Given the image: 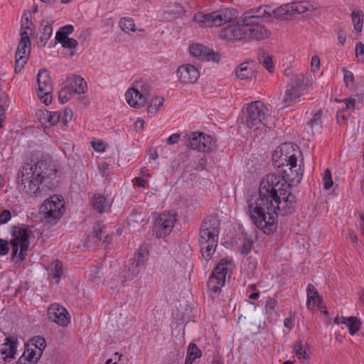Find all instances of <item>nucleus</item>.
Segmentation results:
<instances>
[{
  "label": "nucleus",
  "mask_w": 364,
  "mask_h": 364,
  "mask_svg": "<svg viewBox=\"0 0 364 364\" xmlns=\"http://www.w3.org/2000/svg\"><path fill=\"white\" fill-rule=\"evenodd\" d=\"M134 86L136 88V90L139 91L140 94H141V95H143L147 101L148 95L151 91V87L144 81L141 80L136 82Z\"/></svg>",
  "instance_id": "f704fd0d"
},
{
  "label": "nucleus",
  "mask_w": 364,
  "mask_h": 364,
  "mask_svg": "<svg viewBox=\"0 0 364 364\" xmlns=\"http://www.w3.org/2000/svg\"><path fill=\"white\" fill-rule=\"evenodd\" d=\"M134 185L141 187L144 188L147 185V181L143 179L142 177H136L134 179Z\"/></svg>",
  "instance_id": "e2e57ef3"
},
{
  "label": "nucleus",
  "mask_w": 364,
  "mask_h": 364,
  "mask_svg": "<svg viewBox=\"0 0 364 364\" xmlns=\"http://www.w3.org/2000/svg\"><path fill=\"white\" fill-rule=\"evenodd\" d=\"M202 356V351L198 348L196 344L191 343L189 344L187 350L186 358L195 360Z\"/></svg>",
  "instance_id": "473e14b6"
},
{
  "label": "nucleus",
  "mask_w": 364,
  "mask_h": 364,
  "mask_svg": "<svg viewBox=\"0 0 364 364\" xmlns=\"http://www.w3.org/2000/svg\"><path fill=\"white\" fill-rule=\"evenodd\" d=\"M337 38L341 46H343L346 41V33L343 28H340L337 32Z\"/></svg>",
  "instance_id": "4d7b16f0"
},
{
  "label": "nucleus",
  "mask_w": 364,
  "mask_h": 364,
  "mask_svg": "<svg viewBox=\"0 0 364 364\" xmlns=\"http://www.w3.org/2000/svg\"><path fill=\"white\" fill-rule=\"evenodd\" d=\"M34 164H23L18 173V187L28 198L38 200L46 196L45 188L42 187L41 179L36 174Z\"/></svg>",
  "instance_id": "20e7f679"
},
{
  "label": "nucleus",
  "mask_w": 364,
  "mask_h": 364,
  "mask_svg": "<svg viewBox=\"0 0 364 364\" xmlns=\"http://www.w3.org/2000/svg\"><path fill=\"white\" fill-rule=\"evenodd\" d=\"M308 347L303 346L300 340L296 341L293 346V350L295 353L296 358L304 363L309 358L307 353Z\"/></svg>",
  "instance_id": "bb28decb"
},
{
  "label": "nucleus",
  "mask_w": 364,
  "mask_h": 364,
  "mask_svg": "<svg viewBox=\"0 0 364 364\" xmlns=\"http://www.w3.org/2000/svg\"><path fill=\"white\" fill-rule=\"evenodd\" d=\"M32 33L31 28L28 26H23V24H21V40L23 42H26L28 43H31L30 41V34Z\"/></svg>",
  "instance_id": "a19ab883"
},
{
  "label": "nucleus",
  "mask_w": 364,
  "mask_h": 364,
  "mask_svg": "<svg viewBox=\"0 0 364 364\" xmlns=\"http://www.w3.org/2000/svg\"><path fill=\"white\" fill-rule=\"evenodd\" d=\"M11 218V215L9 210H4L0 213V224L6 223Z\"/></svg>",
  "instance_id": "864d4df0"
},
{
  "label": "nucleus",
  "mask_w": 364,
  "mask_h": 364,
  "mask_svg": "<svg viewBox=\"0 0 364 364\" xmlns=\"http://www.w3.org/2000/svg\"><path fill=\"white\" fill-rule=\"evenodd\" d=\"M277 306V301L276 299L272 298H269L266 301L265 309L267 313H269L270 311H274Z\"/></svg>",
  "instance_id": "8fccbe9b"
},
{
  "label": "nucleus",
  "mask_w": 364,
  "mask_h": 364,
  "mask_svg": "<svg viewBox=\"0 0 364 364\" xmlns=\"http://www.w3.org/2000/svg\"><path fill=\"white\" fill-rule=\"evenodd\" d=\"M31 345L34 346V349L36 351H41L42 354L43 349L46 346V340L40 336H35L31 340Z\"/></svg>",
  "instance_id": "c9c22d12"
},
{
  "label": "nucleus",
  "mask_w": 364,
  "mask_h": 364,
  "mask_svg": "<svg viewBox=\"0 0 364 364\" xmlns=\"http://www.w3.org/2000/svg\"><path fill=\"white\" fill-rule=\"evenodd\" d=\"M273 154L279 173L266 175L260 181L258 195L247 201V212L255 225L269 234L277 229V215L292 213L296 209V197L291 193L290 183L299 182L303 170L290 143L282 144Z\"/></svg>",
  "instance_id": "f257e3e1"
},
{
  "label": "nucleus",
  "mask_w": 364,
  "mask_h": 364,
  "mask_svg": "<svg viewBox=\"0 0 364 364\" xmlns=\"http://www.w3.org/2000/svg\"><path fill=\"white\" fill-rule=\"evenodd\" d=\"M119 25L120 28L126 33L135 31V24L132 18H122L120 19Z\"/></svg>",
  "instance_id": "2f4dec72"
},
{
  "label": "nucleus",
  "mask_w": 364,
  "mask_h": 364,
  "mask_svg": "<svg viewBox=\"0 0 364 364\" xmlns=\"http://www.w3.org/2000/svg\"><path fill=\"white\" fill-rule=\"evenodd\" d=\"M260 16L255 14L253 9L246 12L240 22L222 28L220 37L230 42L242 40L259 41L268 38L271 31L262 23Z\"/></svg>",
  "instance_id": "f03ea898"
},
{
  "label": "nucleus",
  "mask_w": 364,
  "mask_h": 364,
  "mask_svg": "<svg viewBox=\"0 0 364 364\" xmlns=\"http://www.w3.org/2000/svg\"><path fill=\"white\" fill-rule=\"evenodd\" d=\"M68 38V36L65 33H62V31L59 29L55 34V42L56 43H63L64 41Z\"/></svg>",
  "instance_id": "052dcab7"
},
{
  "label": "nucleus",
  "mask_w": 364,
  "mask_h": 364,
  "mask_svg": "<svg viewBox=\"0 0 364 364\" xmlns=\"http://www.w3.org/2000/svg\"><path fill=\"white\" fill-rule=\"evenodd\" d=\"M306 293L308 297L311 295H316V294H318V291L312 284H309L306 287Z\"/></svg>",
  "instance_id": "338daca9"
},
{
  "label": "nucleus",
  "mask_w": 364,
  "mask_h": 364,
  "mask_svg": "<svg viewBox=\"0 0 364 364\" xmlns=\"http://www.w3.org/2000/svg\"><path fill=\"white\" fill-rule=\"evenodd\" d=\"M35 166L37 176H39L42 187L45 188V194L46 195L48 191L55 189L58 185V171L43 161H39L35 164Z\"/></svg>",
  "instance_id": "6e6552de"
},
{
  "label": "nucleus",
  "mask_w": 364,
  "mask_h": 364,
  "mask_svg": "<svg viewBox=\"0 0 364 364\" xmlns=\"http://www.w3.org/2000/svg\"><path fill=\"white\" fill-rule=\"evenodd\" d=\"M220 230V220L215 215L206 217L200 225L199 244L202 257L207 262L215 252Z\"/></svg>",
  "instance_id": "7ed1b4c3"
},
{
  "label": "nucleus",
  "mask_w": 364,
  "mask_h": 364,
  "mask_svg": "<svg viewBox=\"0 0 364 364\" xmlns=\"http://www.w3.org/2000/svg\"><path fill=\"white\" fill-rule=\"evenodd\" d=\"M291 12L303 14L307 11V8L301 2H294L289 4Z\"/></svg>",
  "instance_id": "c03bdc74"
},
{
  "label": "nucleus",
  "mask_w": 364,
  "mask_h": 364,
  "mask_svg": "<svg viewBox=\"0 0 364 364\" xmlns=\"http://www.w3.org/2000/svg\"><path fill=\"white\" fill-rule=\"evenodd\" d=\"M73 94L85 93L87 90V82L80 76H73L69 80L67 85Z\"/></svg>",
  "instance_id": "4be33fe9"
},
{
  "label": "nucleus",
  "mask_w": 364,
  "mask_h": 364,
  "mask_svg": "<svg viewBox=\"0 0 364 364\" xmlns=\"http://www.w3.org/2000/svg\"><path fill=\"white\" fill-rule=\"evenodd\" d=\"M49 274L56 283L60 282L61 275L63 274V264L60 260L56 259L52 262L50 264Z\"/></svg>",
  "instance_id": "cd10ccee"
},
{
  "label": "nucleus",
  "mask_w": 364,
  "mask_h": 364,
  "mask_svg": "<svg viewBox=\"0 0 364 364\" xmlns=\"http://www.w3.org/2000/svg\"><path fill=\"white\" fill-rule=\"evenodd\" d=\"M73 94L68 86H65L59 91L58 100L61 103H65L70 99Z\"/></svg>",
  "instance_id": "ea45409f"
},
{
  "label": "nucleus",
  "mask_w": 364,
  "mask_h": 364,
  "mask_svg": "<svg viewBox=\"0 0 364 364\" xmlns=\"http://www.w3.org/2000/svg\"><path fill=\"white\" fill-rule=\"evenodd\" d=\"M322 129L321 111L318 110L313 115L312 118L307 122L305 130L307 133L315 134L321 132Z\"/></svg>",
  "instance_id": "412c9836"
},
{
  "label": "nucleus",
  "mask_w": 364,
  "mask_h": 364,
  "mask_svg": "<svg viewBox=\"0 0 364 364\" xmlns=\"http://www.w3.org/2000/svg\"><path fill=\"white\" fill-rule=\"evenodd\" d=\"M41 355V351H36L33 348H27L22 355H26L28 360L36 364Z\"/></svg>",
  "instance_id": "72a5a7b5"
},
{
  "label": "nucleus",
  "mask_w": 364,
  "mask_h": 364,
  "mask_svg": "<svg viewBox=\"0 0 364 364\" xmlns=\"http://www.w3.org/2000/svg\"><path fill=\"white\" fill-rule=\"evenodd\" d=\"M176 223L175 215L169 213H164L158 217L154 228V233L156 237H164L170 234Z\"/></svg>",
  "instance_id": "4468645a"
},
{
  "label": "nucleus",
  "mask_w": 364,
  "mask_h": 364,
  "mask_svg": "<svg viewBox=\"0 0 364 364\" xmlns=\"http://www.w3.org/2000/svg\"><path fill=\"white\" fill-rule=\"evenodd\" d=\"M48 316L50 321L63 327L67 326L70 323L69 312L58 303H53L49 306Z\"/></svg>",
  "instance_id": "2eb2a0df"
},
{
  "label": "nucleus",
  "mask_w": 364,
  "mask_h": 364,
  "mask_svg": "<svg viewBox=\"0 0 364 364\" xmlns=\"http://www.w3.org/2000/svg\"><path fill=\"white\" fill-rule=\"evenodd\" d=\"M125 98L129 106L136 109L144 107L147 102L134 86L128 89L125 93Z\"/></svg>",
  "instance_id": "aec40b11"
},
{
  "label": "nucleus",
  "mask_w": 364,
  "mask_h": 364,
  "mask_svg": "<svg viewBox=\"0 0 364 364\" xmlns=\"http://www.w3.org/2000/svg\"><path fill=\"white\" fill-rule=\"evenodd\" d=\"M140 271L141 269L139 268H136L135 267L129 264L128 270L124 277L127 280H133L139 275Z\"/></svg>",
  "instance_id": "79ce46f5"
},
{
  "label": "nucleus",
  "mask_w": 364,
  "mask_h": 364,
  "mask_svg": "<svg viewBox=\"0 0 364 364\" xmlns=\"http://www.w3.org/2000/svg\"><path fill=\"white\" fill-rule=\"evenodd\" d=\"M231 264V259H222L214 268L208 282V290L218 294L225 285L228 267Z\"/></svg>",
  "instance_id": "1a4fd4ad"
},
{
  "label": "nucleus",
  "mask_w": 364,
  "mask_h": 364,
  "mask_svg": "<svg viewBox=\"0 0 364 364\" xmlns=\"http://www.w3.org/2000/svg\"><path fill=\"white\" fill-rule=\"evenodd\" d=\"M355 55L358 58L362 56V59L364 60V44L363 43L360 42L356 45Z\"/></svg>",
  "instance_id": "bf43d9fd"
},
{
  "label": "nucleus",
  "mask_w": 364,
  "mask_h": 364,
  "mask_svg": "<svg viewBox=\"0 0 364 364\" xmlns=\"http://www.w3.org/2000/svg\"><path fill=\"white\" fill-rule=\"evenodd\" d=\"M262 64L269 73L273 72L274 67L272 58L269 55H265L264 53L262 56Z\"/></svg>",
  "instance_id": "de8ad7c7"
},
{
  "label": "nucleus",
  "mask_w": 364,
  "mask_h": 364,
  "mask_svg": "<svg viewBox=\"0 0 364 364\" xmlns=\"http://www.w3.org/2000/svg\"><path fill=\"white\" fill-rule=\"evenodd\" d=\"M189 51L191 55L198 58L203 60L219 61V55L213 50L208 48L199 43L192 44L189 46Z\"/></svg>",
  "instance_id": "f3484780"
},
{
  "label": "nucleus",
  "mask_w": 364,
  "mask_h": 364,
  "mask_svg": "<svg viewBox=\"0 0 364 364\" xmlns=\"http://www.w3.org/2000/svg\"><path fill=\"white\" fill-rule=\"evenodd\" d=\"M16 341L14 339L10 338H6V343L2 345V347L0 349L1 353L2 355H6L4 358V360L6 358H14L16 353Z\"/></svg>",
  "instance_id": "b1692460"
},
{
  "label": "nucleus",
  "mask_w": 364,
  "mask_h": 364,
  "mask_svg": "<svg viewBox=\"0 0 364 364\" xmlns=\"http://www.w3.org/2000/svg\"><path fill=\"white\" fill-rule=\"evenodd\" d=\"M188 146L200 152L209 153L215 149V141L213 138L203 132L191 133L188 137Z\"/></svg>",
  "instance_id": "9b49d317"
},
{
  "label": "nucleus",
  "mask_w": 364,
  "mask_h": 364,
  "mask_svg": "<svg viewBox=\"0 0 364 364\" xmlns=\"http://www.w3.org/2000/svg\"><path fill=\"white\" fill-rule=\"evenodd\" d=\"M267 109L261 101L252 102L247 107L243 124L250 129H257L261 124L265 125Z\"/></svg>",
  "instance_id": "0eeeda50"
},
{
  "label": "nucleus",
  "mask_w": 364,
  "mask_h": 364,
  "mask_svg": "<svg viewBox=\"0 0 364 364\" xmlns=\"http://www.w3.org/2000/svg\"><path fill=\"white\" fill-rule=\"evenodd\" d=\"M306 306L311 311H314L315 307L317 306L322 312L326 314H328L326 310L323 311V309H326V306L323 305L322 298L318 295V293L307 297Z\"/></svg>",
  "instance_id": "393cba45"
},
{
  "label": "nucleus",
  "mask_w": 364,
  "mask_h": 364,
  "mask_svg": "<svg viewBox=\"0 0 364 364\" xmlns=\"http://www.w3.org/2000/svg\"><path fill=\"white\" fill-rule=\"evenodd\" d=\"M45 117L51 125L56 124L61 118V112H48L44 114Z\"/></svg>",
  "instance_id": "4c0bfd02"
},
{
  "label": "nucleus",
  "mask_w": 364,
  "mask_h": 364,
  "mask_svg": "<svg viewBox=\"0 0 364 364\" xmlns=\"http://www.w3.org/2000/svg\"><path fill=\"white\" fill-rule=\"evenodd\" d=\"M346 325L348 328L349 333L350 335H354L361 328L360 320L356 316L348 317Z\"/></svg>",
  "instance_id": "c85d7f7f"
},
{
  "label": "nucleus",
  "mask_w": 364,
  "mask_h": 364,
  "mask_svg": "<svg viewBox=\"0 0 364 364\" xmlns=\"http://www.w3.org/2000/svg\"><path fill=\"white\" fill-rule=\"evenodd\" d=\"M291 12L289 4L282 6L276 9H274L272 14L277 18H283L285 15Z\"/></svg>",
  "instance_id": "58836bf2"
},
{
  "label": "nucleus",
  "mask_w": 364,
  "mask_h": 364,
  "mask_svg": "<svg viewBox=\"0 0 364 364\" xmlns=\"http://www.w3.org/2000/svg\"><path fill=\"white\" fill-rule=\"evenodd\" d=\"M31 46V43L19 41L16 52L15 72L20 73L27 63L28 56L26 55V48Z\"/></svg>",
  "instance_id": "6ab92c4d"
},
{
  "label": "nucleus",
  "mask_w": 364,
  "mask_h": 364,
  "mask_svg": "<svg viewBox=\"0 0 364 364\" xmlns=\"http://www.w3.org/2000/svg\"><path fill=\"white\" fill-rule=\"evenodd\" d=\"M323 181V188L325 190H328L333 186V181L332 180L331 173L330 170L326 169L324 171Z\"/></svg>",
  "instance_id": "37998d69"
},
{
  "label": "nucleus",
  "mask_w": 364,
  "mask_h": 364,
  "mask_svg": "<svg viewBox=\"0 0 364 364\" xmlns=\"http://www.w3.org/2000/svg\"><path fill=\"white\" fill-rule=\"evenodd\" d=\"M92 205L100 213L106 212L109 208V203L106 198L100 194H95L92 199Z\"/></svg>",
  "instance_id": "5701e85b"
},
{
  "label": "nucleus",
  "mask_w": 364,
  "mask_h": 364,
  "mask_svg": "<svg viewBox=\"0 0 364 364\" xmlns=\"http://www.w3.org/2000/svg\"><path fill=\"white\" fill-rule=\"evenodd\" d=\"M30 242L28 240V231L25 228H18L13 234V238L11 240L10 245L11 252L14 257L16 256L18 250L19 258H24V252L28 250Z\"/></svg>",
  "instance_id": "ddd939ff"
},
{
  "label": "nucleus",
  "mask_w": 364,
  "mask_h": 364,
  "mask_svg": "<svg viewBox=\"0 0 364 364\" xmlns=\"http://www.w3.org/2000/svg\"><path fill=\"white\" fill-rule=\"evenodd\" d=\"M255 14L257 15H261L260 19H262V17L263 16H270L272 14V12L270 11V9L267 7V6H264V7L260 6L257 10L254 11Z\"/></svg>",
  "instance_id": "09e8293b"
},
{
  "label": "nucleus",
  "mask_w": 364,
  "mask_h": 364,
  "mask_svg": "<svg viewBox=\"0 0 364 364\" xmlns=\"http://www.w3.org/2000/svg\"><path fill=\"white\" fill-rule=\"evenodd\" d=\"M16 364H36L32 360H28L26 355H21L16 362Z\"/></svg>",
  "instance_id": "774afa93"
},
{
  "label": "nucleus",
  "mask_w": 364,
  "mask_h": 364,
  "mask_svg": "<svg viewBox=\"0 0 364 364\" xmlns=\"http://www.w3.org/2000/svg\"><path fill=\"white\" fill-rule=\"evenodd\" d=\"M178 80L183 84H191L197 81L200 77V72L194 65L183 64L176 70Z\"/></svg>",
  "instance_id": "dca6fc26"
},
{
  "label": "nucleus",
  "mask_w": 364,
  "mask_h": 364,
  "mask_svg": "<svg viewBox=\"0 0 364 364\" xmlns=\"http://www.w3.org/2000/svg\"><path fill=\"white\" fill-rule=\"evenodd\" d=\"M129 264L141 269V267L144 266V262H142L141 259H136V258L133 257L129 259Z\"/></svg>",
  "instance_id": "680f3d73"
},
{
  "label": "nucleus",
  "mask_w": 364,
  "mask_h": 364,
  "mask_svg": "<svg viewBox=\"0 0 364 364\" xmlns=\"http://www.w3.org/2000/svg\"><path fill=\"white\" fill-rule=\"evenodd\" d=\"M164 102V98L160 96H157L152 99L148 106V113L155 114L163 105Z\"/></svg>",
  "instance_id": "c756f323"
},
{
  "label": "nucleus",
  "mask_w": 364,
  "mask_h": 364,
  "mask_svg": "<svg viewBox=\"0 0 364 364\" xmlns=\"http://www.w3.org/2000/svg\"><path fill=\"white\" fill-rule=\"evenodd\" d=\"M181 137V134L175 133L170 135L167 139V144L169 145L177 144Z\"/></svg>",
  "instance_id": "13d9d810"
},
{
  "label": "nucleus",
  "mask_w": 364,
  "mask_h": 364,
  "mask_svg": "<svg viewBox=\"0 0 364 364\" xmlns=\"http://www.w3.org/2000/svg\"><path fill=\"white\" fill-rule=\"evenodd\" d=\"M62 46L66 48H75L78 45L77 40L74 38H66L63 43H61Z\"/></svg>",
  "instance_id": "603ef678"
},
{
  "label": "nucleus",
  "mask_w": 364,
  "mask_h": 364,
  "mask_svg": "<svg viewBox=\"0 0 364 364\" xmlns=\"http://www.w3.org/2000/svg\"><path fill=\"white\" fill-rule=\"evenodd\" d=\"M9 250V243L6 240L0 238V255H5Z\"/></svg>",
  "instance_id": "6e6d98bb"
},
{
  "label": "nucleus",
  "mask_w": 364,
  "mask_h": 364,
  "mask_svg": "<svg viewBox=\"0 0 364 364\" xmlns=\"http://www.w3.org/2000/svg\"><path fill=\"white\" fill-rule=\"evenodd\" d=\"M238 16L236 9L227 7L210 13L198 12L195 14L193 21L200 27H218L235 20Z\"/></svg>",
  "instance_id": "39448f33"
},
{
  "label": "nucleus",
  "mask_w": 364,
  "mask_h": 364,
  "mask_svg": "<svg viewBox=\"0 0 364 364\" xmlns=\"http://www.w3.org/2000/svg\"><path fill=\"white\" fill-rule=\"evenodd\" d=\"M53 23L51 18L43 19L38 29V37L37 45L39 47H44L53 33Z\"/></svg>",
  "instance_id": "a211bd4d"
},
{
  "label": "nucleus",
  "mask_w": 364,
  "mask_h": 364,
  "mask_svg": "<svg viewBox=\"0 0 364 364\" xmlns=\"http://www.w3.org/2000/svg\"><path fill=\"white\" fill-rule=\"evenodd\" d=\"M62 33H65V35L68 36L71 34L74 31V27L72 25H66L59 28Z\"/></svg>",
  "instance_id": "69168bd1"
},
{
  "label": "nucleus",
  "mask_w": 364,
  "mask_h": 364,
  "mask_svg": "<svg viewBox=\"0 0 364 364\" xmlns=\"http://www.w3.org/2000/svg\"><path fill=\"white\" fill-rule=\"evenodd\" d=\"M338 102V100H337ZM339 102H344L346 104V109L354 111L355 109V100L352 97L345 98L339 100Z\"/></svg>",
  "instance_id": "3c124183"
},
{
  "label": "nucleus",
  "mask_w": 364,
  "mask_h": 364,
  "mask_svg": "<svg viewBox=\"0 0 364 364\" xmlns=\"http://www.w3.org/2000/svg\"><path fill=\"white\" fill-rule=\"evenodd\" d=\"M73 117V111L70 109H65L61 113V120L63 124L67 127L68 124L71 121Z\"/></svg>",
  "instance_id": "49530a36"
},
{
  "label": "nucleus",
  "mask_w": 364,
  "mask_h": 364,
  "mask_svg": "<svg viewBox=\"0 0 364 364\" xmlns=\"http://www.w3.org/2000/svg\"><path fill=\"white\" fill-rule=\"evenodd\" d=\"M253 73V68L250 66V64L247 62L241 63L236 70L237 77L241 80L252 77Z\"/></svg>",
  "instance_id": "a878e982"
},
{
  "label": "nucleus",
  "mask_w": 364,
  "mask_h": 364,
  "mask_svg": "<svg viewBox=\"0 0 364 364\" xmlns=\"http://www.w3.org/2000/svg\"><path fill=\"white\" fill-rule=\"evenodd\" d=\"M94 230H95V237L99 240H102L104 242H107V243L110 242L112 237L108 234L105 232V231L102 228H100V225L98 224L96 226H95Z\"/></svg>",
  "instance_id": "e433bc0d"
},
{
  "label": "nucleus",
  "mask_w": 364,
  "mask_h": 364,
  "mask_svg": "<svg viewBox=\"0 0 364 364\" xmlns=\"http://www.w3.org/2000/svg\"><path fill=\"white\" fill-rule=\"evenodd\" d=\"M352 21L354 25V29L360 33L363 28V13L361 11H354L351 14Z\"/></svg>",
  "instance_id": "7c9ffc66"
},
{
  "label": "nucleus",
  "mask_w": 364,
  "mask_h": 364,
  "mask_svg": "<svg viewBox=\"0 0 364 364\" xmlns=\"http://www.w3.org/2000/svg\"><path fill=\"white\" fill-rule=\"evenodd\" d=\"M147 255L148 253L146 251V250L143 247H140L134 257L136 258V259H141L142 262H144L145 260L146 259Z\"/></svg>",
  "instance_id": "5fc2aeb1"
},
{
  "label": "nucleus",
  "mask_w": 364,
  "mask_h": 364,
  "mask_svg": "<svg viewBox=\"0 0 364 364\" xmlns=\"http://www.w3.org/2000/svg\"><path fill=\"white\" fill-rule=\"evenodd\" d=\"M38 95L43 102L49 105L52 101L53 90L52 80L49 73L45 68L40 69L37 75Z\"/></svg>",
  "instance_id": "f8f14e48"
},
{
  "label": "nucleus",
  "mask_w": 364,
  "mask_h": 364,
  "mask_svg": "<svg viewBox=\"0 0 364 364\" xmlns=\"http://www.w3.org/2000/svg\"><path fill=\"white\" fill-rule=\"evenodd\" d=\"M249 288L251 289L252 291H254V292L251 293L249 295V299H251V300H256V299H257L259 298V291H256L255 285L252 284V285L250 286Z\"/></svg>",
  "instance_id": "0e129e2a"
},
{
  "label": "nucleus",
  "mask_w": 364,
  "mask_h": 364,
  "mask_svg": "<svg viewBox=\"0 0 364 364\" xmlns=\"http://www.w3.org/2000/svg\"><path fill=\"white\" fill-rule=\"evenodd\" d=\"M304 75H297L292 80V82L286 87V90L282 102L287 106H291L299 101V98L304 95L306 85L304 83Z\"/></svg>",
  "instance_id": "9d476101"
},
{
  "label": "nucleus",
  "mask_w": 364,
  "mask_h": 364,
  "mask_svg": "<svg viewBox=\"0 0 364 364\" xmlns=\"http://www.w3.org/2000/svg\"><path fill=\"white\" fill-rule=\"evenodd\" d=\"M65 212V201L63 198L54 194L41 205L39 214L42 216L46 223L54 225L61 218Z\"/></svg>",
  "instance_id": "423d86ee"
},
{
  "label": "nucleus",
  "mask_w": 364,
  "mask_h": 364,
  "mask_svg": "<svg viewBox=\"0 0 364 364\" xmlns=\"http://www.w3.org/2000/svg\"><path fill=\"white\" fill-rule=\"evenodd\" d=\"M343 79L346 83V87H349L350 85H354V75L353 73L346 70V68H343Z\"/></svg>",
  "instance_id": "a18cd8bd"
}]
</instances>
